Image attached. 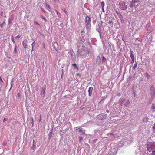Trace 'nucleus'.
Instances as JSON below:
<instances>
[{"label": "nucleus", "mask_w": 155, "mask_h": 155, "mask_svg": "<svg viewBox=\"0 0 155 155\" xmlns=\"http://www.w3.org/2000/svg\"><path fill=\"white\" fill-rule=\"evenodd\" d=\"M106 117L107 114L102 113L99 114L96 117L99 120H104L106 119Z\"/></svg>", "instance_id": "1"}, {"label": "nucleus", "mask_w": 155, "mask_h": 155, "mask_svg": "<svg viewBox=\"0 0 155 155\" xmlns=\"http://www.w3.org/2000/svg\"><path fill=\"white\" fill-rule=\"evenodd\" d=\"M120 8L122 10H125L127 8V5L124 2H121L120 3Z\"/></svg>", "instance_id": "2"}, {"label": "nucleus", "mask_w": 155, "mask_h": 155, "mask_svg": "<svg viewBox=\"0 0 155 155\" xmlns=\"http://www.w3.org/2000/svg\"><path fill=\"white\" fill-rule=\"evenodd\" d=\"M91 18L89 16H87L85 19L86 26L87 28L89 27L90 25Z\"/></svg>", "instance_id": "3"}, {"label": "nucleus", "mask_w": 155, "mask_h": 155, "mask_svg": "<svg viewBox=\"0 0 155 155\" xmlns=\"http://www.w3.org/2000/svg\"><path fill=\"white\" fill-rule=\"evenodd\" d=\"M150 94L152 95L153 97L155 96V87L153 85H152L150 86Z\"/></svg>", "instance_id": "4"}, {"label": "nucleus", "mask_w": 155, "mask_h": 155, "mask_svg": "<svg viewBox=\"0 0 155 155\" xmlns=\"http://www.w3.org/2000/svg\"><path fill=\"white\" fill-rule=\"evenodd\" d=\"M45 86H43L41 89V95H42L43 97L45 95Z\"/></svg>", "instance_id": "5"}, {"label": "nucleus", "mask_w": 155, "mask_h": 155, "mask_svg": "<svg viewBox=\"0 0 155 155\" xmlns=\"http://www.w3.org/2000/svg\"><path fill=\"white\" fill-rule=\"evenodd\" d=\"M147 150L149 152H151L152 150L154 149L153 147H152V145L150 143L147 145Z\"/></svg>", "instance_id": "6"}, {"label": "nucleus", "mask_w": 155, "mask_h": 155, "mask_svg": "<svg viewBox=\"0 0 155 155\" xmlns=\"http://www.w3.org/2000/svg\"><path fill=\"white\" fill-rule=\"evenodd\" d=\"M138 2L136 1H132L130 2V6L131 8L135 6L136 5L135 3H137Z\"/></svg>", "instance_id": "7"}, {"label": "nucleus", "mask_w": 155, "mask_h": 155, "mask_svg": "<svg viewBox=\"0 0 155 155\" xmlns=\"http://www.w3.org/2000/svg\"><path fill=\"white\" fill-rule=\"evenodd\" d=\"M130 101L128 99L127 100H125V101H124V106L126 107H127L128 106L130 105Z\"/></svg>", "instance_id": "8"}, {"label": "nucleus", "mask_w": 155, "mask_h": 155, "mask_svg": "<svg viewBox=\"0 0 155 155\" xmlns=\"http://www.w3.org/2000/svg\"><path fill=\"white\" fill-rule=\"evenodd\" d=\"M27 40H25L22 42V45L24 48L25 49H26L27 48Z\"/></svg>", "instance_id": "9"}, {"label": "nucleus", "mask_w": 155, "mask_h": 155, "mask_svg": "<svg viewBox=\"0 0 155 155\" xmlns=\"http://www.w3.org/2000/svg\"><path fill=\"white\" fill-rule=\"evenodd\" d=\"M93 90V88L92 87H90L89 88V90H88V92L89 93V96H91V95L92 94Z\"/></svg>", "instance_id": "10"}, {"label": "nucleus", "mask_w": 155, "mask_h": 155, "mask_svg": "<svg viewBox=\"0 0 155 155\" xmlns=\"http://www.w3.org/2000/svg\"><path fill=\"white\" fill-rule=\"evenodd\" d=\"M124 101H125V99H120L119 101V104L120 105H122L124 103Z\"/></svg>", "instance_id": "11"}, {"label": "nucleus", "mask_w": 155, "mask_h": 155, "mask_svg": "<svg viewBox=\"0 0 155 155\" xmlns=\"http://www.w3.org/2000/svg\"><path fill=\"white\" fill-rule=\"evenodd\" d=\"M32 41L33 42V43L31 44L32 46V50H31V51H33V48L35 46V41L34 39H32Z\"/></svg>", "instance_id": "12"}, {"label": "nucleus", "mask_w": 155, "mask_h": 155, "mask_svg": "<svg viewBox=\"0 0 155 155\" xmlns=\"http://www.w3.org/2000/svg\"><path fill=\"white\" fill-rule=\"evenodd\" d=\"M115 12L116 13V14L118 15V16L120 18H121L122 16L121 14L118 12V11H117V10L115 11Z\"/></svg>", "instance_id": "13"}, {"label": "nucleus", "mask_w": 155, "mask_h": 155, "mask_svg": "<svg viewBox=\"0 0 155 155\" xmlns=\"http://www.w3.org/2000/svg\"><path fill=\"white\" fill-rule=\"evenodd\" d=\"M144 75L147 79H149L150 77V76L148 74L147 72L145 73Z\"/></svg>", "instance_id": "14"}, {"label": "nucleus", "mask_w": 155, "mask_h": 155, "mask_svg": "<svg viewBox=\"0 0 155 155\" xmlns=\"http://www.w3.org/2000/svg\"><path fill=\"white\" fill-rule=\"evenodd\" d=\"M83 129L82 128H79L77 129V130H78L80 132H83Z\"/></svg>", "instance_id": "15"}, {"label": "nucleus", "mask_w": 155, "mask_h": 155, "mask_svg": "<svg viewBox=\"0 0 155 155\" xmlns=\"http://www.w3.org/2000/svg\"><path fill=\"white\" fill-rule=\"evenodd\" d=\"M55 11L56 12L58 16L59 17H61V14L60 13H59L58 12V11L57 10H55Z\"/></svg>", "instance_id": "16"}, {"label": "nucleus", "mask_w": 155, "mask_h": 155, "mask_svg": "<svg viewBox=\"0 0 155 155\" xmlns=\"http://www.w3.org/2000/svg\"><path fill=\"white\" fill-rule=\"evenodd\" d=\"M72 65V66H74V68L78 70V67L76 64H73Z\"/></svg>", "instance_id": "17"}, {"label": "nucleus", "mask_w": 155, "mask_h": 155, "mask_svg": "<svg viewBox=\"0 0 155 155\" xmlns=\"http://www.w3.org/2000/svg\"><path fill=\"white\" fill-rule=\"evenodd\" d=\"M45 5L46 7H47L49 9H51V7L47 3H45Z\"/></svg>", "instance_id": "18"}, {"label": "nucleus", "mask_w": 155, "mask_h": 155, "mask_svg": "<svg viewBox=\"0 0 155 155\" xmlns=\"http://www.w3.org/2000/svg\"><path fill=\"white\" fill-rule=\"evenodd\" d=\"M17 46L16 45L15 46V48H14V52L15 53V54H16L17 53Z\"/></svg>", "instance_id": "19"}, {"label": "nucleus", "mask_w": 155, "mask_h": 155, "mask_svg": "<svg viewBox=\"0 0 155 155\" xmlns=\"http://www.w3.org/2000/svg\"><path fill=\"white\" fill-rule=\"evenodd\" d=\"M137 63L134 64V66H133V70H135L137 68Z\"/></svg>", "instance_id": "20"}, {"label": "nucleus", "mask_w": 155, "mask_h": 155, "mask_svg": "<svg viewBox=\"0 0 155 155\" xmlns=\"http://www.w3.org/2000/svg\"><path fill=\"white\" fill-rule=\"evenodd\" d=\"M152 145V147H153V148L155 147V142L154 143H150Z\"/></svg>", "instance_id": "21"}, {"label": "nucleus", "mask_w": 155, "mask_h": 155, "mask_svg": "<svg viewBox=\"0 0 155 155\" xmlns=\"http://www.w3.org/2000/svg\"><path fill=\"white\" fill-rule=\"evenodd\" d=\"M151 108L153 109H155V105L154 104H152V106L151 107Z\"/></svg>", "instance_id": "22"}, {"label": "nucleus", "mask_w": 155, "mask_h": 155, "mask_svg": "<svg viewBox=\"0 0 155 155\" xmlns=\"http://www.w3.org/2000/svg\"><path fill=\"white\" fill-rule=\"evenodd\" d=\"M153 132L155 133V124H154V126L152 127Z\"/></svg>", "instance_id": "23"}, {"label": "nucleus", "mask_w": 155, "mask_h": 155, "mask_svg": "<svg viewBox=\"0 0 155 155\" xmlns=\"http://www.w3.org/2000/svg\"><path fill=\"white\" fill-rule=\"evenodd\" d=\"M101 4L102 6V8H104V2L103 1H102L101 2Z\"/></svg>", "instance_id": "24"}, {"label": "nucleus", "mask_w": 155, "mask_h": 155, "mask_svg": "<svg viewBox=\"0 0 155 155\" xmlns=\"http://www.w3.org/2000/svg\"><path fill=\"white\" fill-rule=\"evenodd\" d=\"M12 42H13V43L14 44L15 43V40H14V37H12Z\"/></svg>", "instance_id": "25"}, {"label": "nucleus", "mask_w": 155, "mask_h": 155, "mask_svg": "<svg viewBox=\"0 0 155 155\" xmlns=\"http://www.w3.org/2000/svg\"><path fill=\"white\" fill-rule=\"evenodd\" d=\"M130 56L131 59H134V55L132 53L130 54Z\"/></svg>", "instance_id": "26"}, {"label": "nucleus", "mask_w": 155, "mask_h": 155, "mask_svg": "<svg viewBox=\"0 0 155 155\" xmlns=\"http://www.w3.org/2000/svg\"><path fill=\"white\" fill-rule=\"evenodd\" d=\"M41 18L43 20H44L45 21H46V18L44 16H42Z\"/></svg>", "instance_id": "27"}, {"label": "nucleus", "mask_w": 155, "mask_h": 155, "mask_svg": "<svg viewBox=\"0 0 155 155\" xmlns=\"http://www.w3.org/2000/svg\"><path fill=\"white\" fill-rule=\"evenodd\" d=\"M83 138L81 137H79V142H80L81 141L83 140Z\"/></svg>", "instance_id": "28"}, {"label": "nucleus", "mask_w": 155, "mask_h": 155, "mask_svg": "<svg viewBox=\"0 0 155 155\" xmlns=\"http://www.w3.org/2000/svg\"><path fill=\"white\" fill-rule=\"evenodd\" d=\"M5 23V22H4L2 24H0V27H2L4 25V24Z\"/></svg>", "instance_id": "29"}, {"label": "nucleus", "mask_w": 155, "mask_h": 155, "mask_svg": "<svg viewBox=\"0 0 155 155\" xmlns=\"http://www.w3.org/2000/svg\"><path fill=\"white\" fill-rule=\"evenodd\" d=\"M31 148V149H33L34 150H35L36 149L35 146H32Z\"/></svg>", "instance_id": "30"}, {"label": "nucleus", "mask_w": 155, "mask_h": 155, "mask_svg": "<svg viewBox=\"0 0 155 155\" xmlns=\"http://www.w3.org/2000/svg\"><path fill=\"white\" fill-rule=\"evenodd\" d=\"M152 155H155V150L153 151H152Z\"/></svg>", "instance_id": "31"}, {"label": "nucleus", "mask_w": 155, "mask_h": 155, "mask_svg": "<svg viewBox=\"0 0 155 155\" xmlns=\"http://www.w3.org/2000/svg\"><path fill=\"white\" fill-rule=\"evenodd\" d=\"M20 37V36L18 35L17 36H16V37H15V38H19Z\"/></svg>", "instance_id": "32"}, {"label": "nucleus", "mask_w": 155, "mask_h": 155, "mask_svg": "<svg viewBox=\"0 0 155 155\" xmlns=\"http://www.w3.org/2000/svg\"><path fill=\"white\" fill-rule=\"evenodd\" d=\"M102 59L103 60L106 61V58L104 56H103L102 57Z\"/></svg>", "instance_id": "33"}, {"label": "nucleus", "mask_w": 155, "mask_h": 155, "mask_svg": "<svg viewBox=\"0 0 155 155\" xmlns=\"http://www.w3.org/2000/svg\"><path fill=\"white\" fill-rule=\"evenodd\" d=\"M64 12H65V13L67 15H68V12L66 11H65V10H64Z\"/></svg>", "instance_id": "34"}, {"label": "nucleus", "mask_w": 155, "mask_h": 155, "mask_svg": "<svg viewBox=\"0 0 155 155\" xmlns=\"http://www.w3.org/2000/svg\"><path fill=\"white\" fill-rule=\"evenodd\" d=\"M40 120H39V121L40 122H41V115H40Z\"/></svg>", "instance_id": "35"}, {"label": "nucleus", "mask_w": 155, "mask_h": 155, "mask_svg": "<svg viewBox=\"0 0 155 155\" xmlns=\"http://www.w3.org/2000/svg\"><path fill=\"white\" fill-rule=\"evenodd\" d=\"M134 62V59H132L131 63L133 64Z\"/></svg>", "instance_id": "36"}, {"label": "nucleus", "mask_w": 155, "mask_h": 155, "mask_svg": "<svg viewBox=\"0 0 155 155\" xmlns=\"http://www.w3.org/2000/svg\"><path fill=\"white\" fill-rule=\"evenodd\" d=\"M3 12H1V15L2 16H3Z\"/></svg>", "instance_id": "37"}, {"label": "nucleus", "mask_w": 155, "mask_h": 155, "mask_svg": "<svg viewBox=\"0 0 155 155\" xmlns=\"http://www.w3.org/2000/svg\"><path fill=\"white\" fill-rule=\"evenodd\" d=\"M18 97H20V93H18Z\"/></svg>", "instance_id": "38"}, {"label": "nucleus", "mask_w": 155, "mask_h": 155, "mask_svg": "<svg viewBox=\"0 0 155 155\" xmlns=\"http://www.w3.org/2000/svg\"><path fill=\"white\" fill-rule=\"evenodd\" d=\"M41 9L42 10V11L44 12V13H45L46 12V11L44 10L42 8H41Z\"/></svg>", "instance_id": "39"}, {"label": "nucleus", "mask_w": 155, "mask_h": 155, "mask_svg": "<svg viewBox=\"0 0 155 155\" xmlns=\"http://www.w3.org/2000/svg\"><path fill=\"white\" fill-rule=\"evenodd\" d=\"M106 112H107V113H109V110H106Z\"/></svg>", "instance_id": "40"}, {"label": "nucleus", "mask_w": 155, "mask_h": 155, "mask_svg": "<svg viewBox=\"0 0 155 155\" xmlns=\"http://www.w3.org/2000/svg\"><path fill=\"white\" fill-rule=\"evenodd\" d=\"M6 121V119L5 118H4L3 120V121L5 122Z\"/></svg>", "instance_id": "41"}, {"label": "nucleus", "mask_w": 155, "mask_h": 155, "mask_svg": "<svg viewBox=\"0 0 155 155\" xmlns=\"http://www.w3.org/2000/svg\"><path fill=\"white\" fill-rule=\"evenodd\" d=\"M32 146H35V145L34 143H33Z\"/></svg>", "instance_id": "42"}, {"label": "nucleus", "mask_w": 155, "mask_h": 155, "mask_svg": "<svg viewBox=\"0 0 155 155\" xmlns=\"http://www.w3.org/2000/svg\"><path fill=\"white\" fill-rule=\"evenodd\" d=\"M81 33H84V31L83 30H81Z\"/></svg>", "instance_id": "43"}, {"label": "nucleus", "mask_w": 155, "mask_h": 155, "mask_svg": "<svg viewBox=\"0 0 155 155\" xmlns=\"http://www.w3.org/2000/svg\"><path fill=\"white\" fill-rule=\"evenodd\" d=\"M76 75H77V76H78V75H80V74H78V73H77V74H76Z\"/></svg>", "instance_id": "44"}, {"label": "nucleus", "mask_w": 155, "mask_h": 155, "mask_svg": "<svg viewBox=\"0 0 155 155\" xmlns=\"http://www.w3.org/2000/svg\"><path fill=\"white\" fill-rule=\"evenodd\" d=\"M34 142H35V140H33V143H34Z\"/></svg>", "instance_id": "45"}, {"label": "nucleus", "mask_w": 155, "mask_h": 155, "mask_svg": "<svg viewBox=\"0 0 155 155\" xmlns=\"http://www.w3.org/2000/svg\"><path fill=\"white\" fill-rule=\"evenodd\" d=\"M43 45H44V46H43V47H44V48H45V44H43Z\"/></svg>", "instance_id": "46"}, {"label": "nucleus", "mask_w": 155, "mask_h": 155, "mask_svg": "<svg viewBox=\"0 0 155 155\" xmlns=\"http://www.w3.org/2000/svg\"><path fill=\"white\" fill-rule=\"evenodd\" d=\"M102 10H103V12H104V8H102Z\"/></svg>", "instance_id": "47"}, {"label": "nucleus", "mask_w": 155, "mask_h": 155, "mask_svg": "<svg viewBox=\"0 0 155 155\" xmlns=\"http://www.w3.org/2000/svg\"><path fill=\"white\" fill-rule=\"evenodd\" d=\"M111 23V21H110L109 22V24H110Z\"/></svg>", "instance_id": "48"}, {"label": "nucleus", "mask_w": 155, "mask_h": 155, "mask_svg": "<svg viewBox=\"0 0 155 155\" xmlns=\"http://www.w3.org/2000/svg\"><path fill=\"white\" fill-rule=\"evenodd\" d=\"M83 134H85V132L83 133Z\"/></svg>", "instance_id": "49"}, {"label": "nucleus", "mask_w": 155, "mask_h": 155, "mask_svg": "<svg viewBox=\"0 0 155 155\" xmlns=\"http://www.w3.org/2000/svg\"><path fill=\"white\" fill-rule=\"evenodd\" d=\"M4 145H5V143H4Z\"/></svg>", "instance_id": "50"}, {"label": "nucleus", "mask_w": 155, "mask_h": 155, "mask_svg": "<svg viewBox=\"0 0 155 155\" xmlns=\"http://www.w3.org/2000/svg\"><path fill=\"white\" fill-rule=\"evenodd\" d=\"M4 145H5V143H4Z\"/></svg>", "instance_id": "51"}]
</instances>
